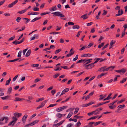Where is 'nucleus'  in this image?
Listing matches in <instances>:
<instances>
[{
    "label": "nucleus",
    "instance_id": "nucleus-1",
    "mask_svg": "<svg viewBox=\"0 0 127 127\" xmlns=\"http://www.w3.org/2000/svg\"><path fill=\"white\" fill-rule=\"evenodd\" d=\"M115 67V66H111L108 67V68H105L106 66H104L101 67L99 68L98 71L100 72H104L108 71L110 68H112L111 69H110V70H112Z\"/></svg>",
    "mask_w": 127,
    "mask_h": 127
},
{
    "label": "nucleus",
    "instance_id": "nucleus-2",
    "mask_svg": "<svg viewBox=\"0 0 127 127\" xmlns=\"http://www.w3.org/2000/svg\"><path fill=\"white\" fill-rule=\"evenodd\" d=\"M53 14L54 16H60L62 17H64L65 16L63 14H61V13L60 12H53L52 13Z\"/></svg>",
    "mask_w": 127,
    "mask_h": 127
},
{
    "label": "nucleus",
    "instance_id": "nucleus-3",
    "mask_svg": "<svg viewBox=\"0 0 127 127\" xmlns=\"http://www.w3.org/2000/svg\"><path fill=\"white\" fill-rule=\"evenodd\" d=\"M39 121L38 120H35L32 123H31L26 125L25 126V127H29L30 126H32L33 125L37 123H38Z\"/></svg>",
    "mask_w": 127,
    "mask_h": 127
},
{
    "label": "nucleus",
    "instance_id": "nucleus-4",
    "mask_svg": "<svg viewBox=\"0 0 127 127\" xmlns=\"http://www.w3.org/2000/svg\"><path fill=\"white\" fill-rule=\"evenodd\" d=\"M47 100H46L44 101L41 103V105H39L38 107H37L36 108V110L40 108L43 107L44 105L47 102Z\"/></svg>",
    "mask_w": 127,
    "mask_h": 127
},
{
    "label": "nucleus",
    "instance_id": "nucleus-5",
    "mask_svg": "<svg viewBox=\"0 0 127 127\" xmlns=\"http://www.w3.org/2000/svg\"><path fill=\"white\" fill-rule=\"evenodd\" d=\"M18 2V0H16L14 1V2H13L11 4H9L7 7L8 8H11L13 6L15 5L16 3Z\"/></svg>",
    "mask_w": 127,
    "mask_h": 127
},
{
    "label": "nucleus",
    "instance_id": "nucleus-6",
    "mask_svg": "<svg viewBox=\"0 0 127 127\" xmlns=\"http://www.w3.org/2000/svg\"><path fill=\"white\" fill-rule=\"evenodd\" d=\"M65 120H64L60 122L59 123L57 124L53 125V127H58L59 126L61 125L65 121Z\"/></svg>",
    "mask_w": 127,
    "mask_h": 127
},
{
    "label": "nucleus",
    "instance_id": "nucleus-7",
    "mask_svg": "<svg viewBox=\"0 0 127 127\" xmlns=\"http://www.w3.org/2000/svg\"><path fill=\"white\" fill-rule=\"evenodd\" d=\"M4 120H5V122L4 123H7V121L9 120V119L7 117H3L1 118L0 119V121L2 122Z\"/></svg>",
    "mask_w": 127,
    "mask_h": 127
},
{
    "label": "nucleus",
    "instance_id": "nucleus-8",
    "mask_svg": "<svg viewBox=\"0 0 127 127\" xmlns=\"http://www.w3.org/2000/svg\"><path fill=\"white\" fill-rule=\"evenodd\" d=\"M69 90V89L68 88H66L64 89L62 91L61 95H60V96H61L62 95L65 94L66 92L68 91Z\"/></svg>",
    "mask_w": 127,
    "mask_h": 127
},
{
    "label": "nucleus",
    "instance_id": "nucleus-9",
    "mask_svg": "<svg viewBox=\"0 0 127 127\" xmlns=\"http://www.w3.org/2000/svg\"><path fill=\"white\" fill-rule=\"evenodd\" d=\"M22 115V114L21 113H15L14 114V115L15 117L19 118Z\"/></svg>",
    "mask_w": 127,
    "mask_h": 127
},
{
    "label": "nucleus",
    "instance_id": "nucleus-10",
    "mask_svg": "<svg viewBox=\"0 0 127 127\" xmlns=\"http://www.w3.org/2000/svg\"><path fill=\"white\" fill-rule=\"evenodd\" d=\"M92 55V54H83V55H82L81 57H91Z\"/></svg>",
    "mask_w": 127,
    "mask_h": 127
},
{
    "label": "nucleus",
    "instance_id": "nucleus-11",
    "mask_svg": "<svg viewBox=\"0 0 127 127\" xmlns=\"http://www.w3.org/2000/svg\"><path fill=\"white\" fill-rule=\"evenodd\" d=\"M107 74V73H102L100 74L99 75H98V76L96 78L98 79H99V78H101L103 76H104L105 75H106V74Z\"/></svg>",
    "mask_w": 127,
    "mask_h": 127
},
{
    "label": "nucleus",
    "instance_id": "nucleus-12",
    "mask_svg": "<svg viewBox=\"0 0 127 127\" xmlns=\"http://www.w3.org/2000/svg\"><path fill=\"white\" fill-rule=\"evenodd\" d=\"M1 98L3 100L10 99V96L8 95L4 97H1Z\"/></svg>",
    "mask_w": 127,
    "mask_h": 127
},
{
    "label": "nucleus",
    "instance_id": "nucleus-13",
    "mask_svg": "<svg viewBox=\"0 0 127 127\" xmlns=\"http://www.w3.org/2000/svg\"><path fill=\"white\" fill-rule=\"evenodd\" d=\"M95 123L94 122H89L88 124L86 126L87 127H93L92 125L93 124Z\"/></svg>",
    "mask_w": 127,
    "mask_h": 127
},
{
    "label": "nucleus",
    "instance_id": "nucleus-14",
    "mask_svg": "<svg viewBox=\"0 0 127 127\" xmlns=\"http://www.w3.org/2000/svg\"><path fill=\"white\" fill-rule=\"evenodd\" d=\"M25 100V99L24 98H19L18 97H16L15 98V100H14V101H18L20 100Z\"/></svg>",
    "mask_w": 127,
    "mask_h": 127
},
{
    "label": "nucleus",
    "instance_id": "nucleus-15",
    "mask_svg": "<svg viewBox=\"0 0 127 127\" xmlns=\"http://www.w3.org/2000/svg\"><path fill=\"white\" fill-rule=\"evenodd\" d=\"M28 116L27 115H25L22 119V121L23 122H24V121H25L26 120V119L27 118Z\"/></svg>",
    "mask_w": 127,
    "mask_h": 127
},
{
    "label": "nucleus",
    "instance_id": "nucleus-16",
    "mask_svg": "<svg viewBox=\"0 0 127 127\" xmlns=\"http://www.w3.org/2000/svg\"><path fill=\"white\" fill-rule=\"evenodd\" d=\"M31 50H28L26 53L25 56L26 57H28L30 55L31 53Z\"/></svg>",
    "mask_w": 127,
    "mask_h": 127
},
{
    "label": "nucleus",
    "instance_id": "nucleus-17",
    "mask_svg": "<svg viewBox=\"0 0 127 127\" xmlns=\"http://www.w3.org/2000/svg\"><path fill=\"white\" fill-rule=\"evenodd\" d=\"M27 10V9H25L24 10L19 11L17 13H19L20 14H22L25 13Z\"/></svg>",
    "mask_w": 127,
    "mask_h": 127
},
{
    "label": "nucleus",
    "instance_id": "nucleus-18",
    "mask_svg": "<svg viewBox=\"0 0 127 127\" xmlns=\"http://www.w3.org/2000/svg\"><path fill=\"white\" fill-rule=\"evenodd\" d=\"M57 7L56 6H55L52 7L51 8L49 9V10L51 11H53L57 10Z\"/></svg>",
    "mask_w": 127,
    "mask_h": 127
},
{
    "label": "nucleus",
    "instance_id": "nucleus-19",
    "mask_svg": "<svg viewBox=\"0 0 127 127\" xmlns=\"http://www.w3.org/2000/svg\"><path fill=\"white\" fill-rule=\"evenodd\" d=\"M12 119L13 120L12 121L15 124L16 122V121L18 120V119L17 118L13 116V117Z\"/></svg>",
    "mask_w": 127,
    "mask_h": 127
},
{
    "label": "nucleus",
    "instance_id": "nucleus-20",
    "mask_svg": "<svg viewBox=\"0 0 127 127\" xmlns=\"http://www.w3.org/2000/svg\"><path fill=\"white\" fill-rule=\"evenodd\" d=\"M98 110H95L91 112L90 113H88V115L89 116L95 113V112H96Z\"/></svg>",
    "mask_w": 127,
    "mask_h": 127
},
{
    "label": "nucleus",
    "instance_id": "nucleus-21",
    "mask_svg": "<svg viewBox=\"0 0 127 127\" xmlns=\"http://www.w3.org/2000/svg\"><path fill=\"white\" fill-rule=\"evenodd\" d=\"M95 65L91 63L89 64V67L88 69H91L92 67H94Z\"/></svg>",
    "mask_w": 127,
    "mask_h": 127
},
{
    "label": "nucleus",
    "instance_id": "nucleus-22",
    "mask_svg": "<svg viewBox=\"0 0 127 127\" xmlns=\"http://www.w3.org/2000/svg\"><path fill=\"white\" fill-rule=\"evenodd\" d=\"M87 15V14H85L82 15L81 17V18H83V19L84 20H85L87 19V18H88V17L86 16Z\"/></svg>",
    "mask_w": 127,
    "mask_h": 127
},
{
    "label": "nucleus",
    "instance_id": "nucleus-23",
    "mask_svg": "<svg viewBox=\"0 0 127 127\" xmlns=\"http://www.w3.org/2000/svg\"><path fill=\"white\" fill-rule=\"evenodd\" d=\"M12 89V88L11 87H10L8 89L7 91V93L8 94H10L11 93Z\"/></svg>",
    "mask_w": 127,
    "mask_h": 127
},
{
    "label": "nucleus",
    "instance_id": "nucleus-24",
    "mask_svg": "<svg viewBox=\"0 0 127 127\" xmlns=\"http://www.w3.org/2000/svg\"><path fill=\"white\" fill-rule=\"evenodd\" d=\"M41 18V17H36L33 19L32 20L31 22H34V21H36L38 20H39Z\"/></svg>",
    "mask_w": 127,
    "mask_h": 127
},
{
    "label": "nucleus",
    "instance_id": "nucleus-25",
    "mask_svg": "<svg viewBox=\"0 0 127 127\" xmlns=\"http://www.w3.org/2000/svg\"><path fill=\"white\" fill-rule=\"evenodd\" d=\"M72 28L73 29H78L80 28V26L78 25H74L73 26Z\"/></svg>",
    "mask_w": 127,
    "mask_h": 127
},
{
    "label": "nucleus",
    "instance_id": "nucleus-26",
    "mask_svg": "<svg viewBox=\"0 0 127 127\" xmlns=\"http://www.w3.org/2000/svg\"><path fill=\"white\" fill-rule=\"evenodd\" d=\"M127 79V78H123L122 80H121L120 81V83L121 84L124 83L126 82Z\"/></svg>",
    "mask_w": 127,
    "mask_h": 127
},
{
    "label": "nucleus",
    "instance_id": "nucleus-27",
    "mask_svg": "<svg viewBox=\"0 0 127 127\" xmlns=\"http://www.w3.org/2000/svg\"><path fill=\"white\" fill-rule=\"evenodd\" d=\"M78 114H77L74 116V117L76 119H79L83 117V116H78Z\"/></svg>",
    "mask_w": 127,
    "mask_h": 127
},
{
    "label": "nucleus",
    "instance_id": "nucleus-28",
    "mask_svg": "<svg viewBox=\"0 0 127 127\" xmlns=\"http://www.w3.org/2000/svg\"><path fill=\"white\" fill-rule=\"evenodd\" d=\"M72 114L73 112H70L67 116L66 117L67 118H69L72 115Z\"/></svg>",
    "mask_w": 127,
    "mask_h": 127
},
{
    "label": "nucleus",
    "instance_id": "nucleus-29",
    "mask_svg": "<svg viewBox=\"0 0 127 127\" xmlns=\"http://www.w3.org/2000/svg\"><path fill=\"white\" fill-rule=\"evenodd\" d=\"M74 53V52L73 51L72 52H71V53H70L68 54H67L66 55V57H69L72 55Z\"/></svg>",
    "mask_w": 127,
    "mask_h": 127
},
{
    "label": "nucleus",
    "instance_id": "nucleus-30",
    "mask_svg": "<svg viewBox=\"0 0 127 127\" xmlns=\"http://www.w3.org/2000/svg\"><path fill=\"white\" fill-rule=\"evenodd\" d=\"M97 117H98L97 116H96L94 117H91L89 118V119H88L87 120L89 121V120H90L91 119H95L97 118Z\"/></svg>",
    "mask_w": 127,
    "mask_h": 127
},
{
    "label": "nucleus",
    "instance_id": "nucleus-31",
    "mask_svg": "<svg viewBox=\"0 0 127 127\" xmlns=\"http://www.w3.org/2000/svg\"><path fill=\"white\" fill-rule=\"evenodd\" d=\"M23 19L26 20V21L24 22V23L25 24L27 23L30 21V20L27 18H24Z\"/></svg>",
    "mask_w": 127,
    "mask_h": 127
},
{
    "label": "nucleus",
    "instance_id": "nucleus-32",
    "mask_svg": "<svg viewBox=\"0 0 127 127\" xmlns=\"http://www.w3.org/2000/svg\"><path fill=\"white\" fill-rule=\"evenodd\" d=\"M116 42V41H114V40H112L111 42H110V46H112Z\"/></svg>",
    "mask_w": 127,
    "mask_h": 127
},
{
    "label": "nucleus",
    "instance_id": "nucleus-33",
    "mask_svg": "<svg viewBox=\"0 0 127 127\" xmlns=\"http://www.w3.org/2000/svg\"><path fill=\"white\" fill-rule=\"evenodd\" d=\"M81 125V123L80 121H79L76 124L75 126L79 127Z\"/></svg>",
    "mask_w": 127,
    "mask_h": 127
},
{
    "label": "nucleus",
    "instance_id": "nucleus-34",
    "mask_svg": "<svg viewBox=\"0 0 127 127\" xmlns=\"http://www.w3.org/2000/svg\"><path fill=\"white\" fill-rule=\"evenodd\" d=\"M79 110V109L78 108H76L75 109V110L74 112V114H76L78 112Z\"/></svg>",
    "mask_w": 127,
    "mask_h": 127
},
{
    "label": "nucleus",
    "instance_id": "nucleus-35",
    "mask_svg": "<svg viewBox=\"0 0 127 127\" xmlns=\"http://www.w3.org/2000/svg\"><path fill=\"white\" fill-rule=\"evenodd\" d=\"M12 43L13 44H15V45L19 44V41H17V40H15V41L13 42H12Z\"/></svg>",
    "mask_w": 127,
    "mask_h": 127
},
{
    "label": "nucleus",
    "instance_id": "nucleus-36",
    "mask_svg": "<svg viewBox=\"0 0 127 127\" xmlns=\"http://www.w3.org/2000/svg\"><path fill=\"white\" fill-rule=\"evenodd\" d=\"M15 38V36L14 35L12 37H11L8 40V41L12 40H13Z\"/></svg>",
    "mask_w": 127,
    "mask_h": 127
},
{
    "label": "nucleus",
    "instance_id": "nucleus-37",
    "mask_svg": "<svg viewBox=\"0 0 127 127\" xmlns=\"http://www.w3.org/2000/svg\"><path fill=\"white\" fill-rule=\"evenodd\" d=\"M56 116L59 118H61L62 116V114L58 113L56 114Z\"/></svg>",
    "mask_w": 127,
    "mask_h": 127
},
{
    "label": "nucleus",
    "instance_id": "nucleus-38",
    "mask_svg": "<svg viewBox=\"0 0 127 127\" xmlns=\"http://www.w3.org/2000/svg\"><path fill=\"white\" fill-rule=\"evenodd\" d=\"M125 101V99H122L120 101H118L117 102V104H118L121 103H122V102H123L124 101Z\"/></svg>",
    "mask_w": 127,
    "mask_h": 127
},
{
    "label": "nucleus",
    "instance_id": "nucleus-39",
    "mask_svg": "<svg viewBox=\"0 0 127 127\" xmlns=\"http://www.w3.org/2000/svg\"><path fill=\"white\" fill-rule=\"evenodd\" d=\"M102 122L101 121H98V122H96L95 123H94V125L95 126H96L97 125L99 124L100 123H102Z\"/></svg>",
    "mask_w": 127,
    "mask_h": 127
},
{
    "label": "nucleus",
    "instance_id": "nucleus-40",
    "mask_svg": "<svg viewBox=\"0 0 127 127\" xmlns=\"http://www.w3.org/2000/svg\"><path fill=\"white\" fill-rule=\"evenodd\" d=\"M104 43L102 42L100 44H99L98 45V48H100L101 47L103 46L104 45Z\"/></svg>",
    "mask_w": 127,
    "mask_h": 127
},
{
    "label": "nucleus",
    "instance_id": "nucleus-41",
    "mask_svg": "<svg viewBox=\"0 0 127 127\" xmlns=\"http://www.w3.org/2000/svg\"><path fill=\"white\" fill-rule=\"evenodd\" d=\"M44 98H39L38 100H36V102H38L39 101H40L42 100H44Z\"/></svg>",
    "mask_w": 127,
    "mask_h": 127
},
{
    "label": "nucleus",
    "instance_id": "nucleus-42",
    "mask_svg": "<svg viewBox=\"0 0 127 127\" xmlns=\"http://www.w3.org/2000/svg\"><path fill=\"white\" fill-rule=\"evenodd\" d=\"M85 61L84 60H83V59H81L80 60L78 61L76 63V64H78V63H80L81 62H84Z\"/></svg>",
    "mask_w": 127,
    "mask_h": 127
},
{
    "label": "nucleus",
    "instance_id": "nucleus-43",
    "mask_svg": "<svg viewBox=\"0 0 127 127\" xmlns=\"http://www.w3.org/2000/svg\"><path fill=\"white\" fill-rule=\"evenodd\" d=\"M33 10L35 11H39V8H38L34 7L33 8Z\"/></svg>",
    "mask_w": 127,
    "mask_h": 127
},
{
    "label": "nucleus",
    "instance_id": "nucleus-44",
    "mask_svg": "<svg viewBox=\"0 0 127 127\" xmlns=\"http://www.w3.org/2000/svg\"><path fill=\"white\" fill-rule=\"evenodd\" d=\"M57 103L54 104H50L48 107H47V108L50 107H52L55 106L56 105H57Z\"/></svg>",
    "mask_w": 127,
    "mask_h": 127
},
{
    "label": "nucleus",
    "instance_id": "nucleus-45",
    "mask_svg": "<svg viewBox=\"0 0 127 127\" xmlns=\"http://www.w3.org/2000/svg\"><path fill=\"white\" fill-rule=\"evenodd\" d=\"M56 111L58 112H59L62 111L61 108L60 107L58 108H57L56 109Z\"/></svg>",
    "mask_w": 127,
    "mask_h": 127
},
{
    "label": "nucleus",
    "instance_id": "nucleus-46",
    "mask_svg": "<svg viewBox=\"0 0 127 127\" xmlns=\"http://www.w3.org/2000/svg\"><path fill=\"white\" fill-rule=\"evenodd\" d=\"M99 60L100 61H99V62H101L103 61H106L107 60V59L106 58H104V59H103L102 58H99Z\"/></svg>",
    "mask_w": 127,
    "mask_h": 127
},
{
    "label": "nucleus",
    "instance_id": "nucleus-47",
    "mask_svg": "<svg viewBox=\"0 0 127 127\" xmlns=\"http://www.w3.org/2000/svg\"><path fill=\"white\" fill-rule=\"evenodd\" d=\"M60 75V74L59 73H57L54 75V77H53V78H56L57 77H58Z\"/></svg>",
    "mask_w": 127,
    "mask_h": 127
},
{
    "label": "nucleus",
    "instance_id": "nucleus-48",
    "mask_svg": "<svg viewBox=\"0 0 127 127\" xmlns=\"http://www.w3.org/2000/svg\"><path fill=\"white\" fill-rule=\"evenodd\" d=\"M14 124H15L12 121L9 123V124H8V126H10L11 125H12V126H13L14 125Z\"/></svg>",
    "mask_w": 127,
    "mask_h": 127
},
{
    "label": "nucleus",
    "instance_id": "nucleus-49",
    "mask_svg": "<svg viewBox=\"0 0 127 127\" xmlns=\"http://www.w3.org/2000/svg\"><path fill=\"white\" fill-rule=\"evenodd\" d=\"M53 88V86H51L49 88H48L47 89V91H49L52 90Z\"/></svg>",
    "mask_w": 127,
    "mask_h": 127
},
{
    "label": "nucleus",
    "instance_id": "nucleus-50",
    "mask_svg": "<svg viewBox=\"0 0 127 127\" xmlns=\"http://www.w3.org/2000/svg\"><path fill=\"white\" fill-rule=\"evenodd\" d=\"M78 55H76L75 56V57L73 59V61H75L78 58Z\"/></svg>",
    "mask_w": 127,
    "mask_h": 127
},
{
    "label": "nucleus",
    "instance_id": "nucleus-51",
    "mask_svg": "<svg viewBox=\"0 0 127 127\" xmlns=\"http://www.w3.org/2000/svg\"><path fill=\"white\" fill-rule=\"evenodd\" d=\"M18 75H17L16 76H15L13 79L12 81H13L14 82L15 81L17 78L18 77Z\"/></svg>",
    "mask_w": 127,
    "mask_h": 127
},
{
    "label": "nucleus",
    "instance_id": "nucleus-52",
    "mask_svg": "<svg viewBox=\"0 0 127 127\" xmlns=\"http://www.w3.org/2000/svg\"><path fill=\"white\" fill-rule=\"evenodd\" d=\"M56 92V90H53L51 91V93L53 95H54Z\"/></svg>",
    "mask_w": 127,
    "mask_h": 127
},
{
    "label": "nucleus",
    "instance_id": "nucleus-53",
    "mask_svg": "<svg viewBox=\"0 0 127 127\" xmlns=\"http://www.w3.org/2000/svg\"><path fill=\"white\" fill-rule=\"evenodd\" d=\"M61 51V50L60 49H59L57 50L55 52V53L57 54L59 53Z\"/></svg>",
    "mask_w": 127,
    "mask_h": 127
},
{
    "label": "nucleus",
    "instance_id": "nucleus-54",
    "mask_svg": "<svg viewBox=\"0 0 127 127\" xmlns=\"http://www.w3.org/2000/svg\"><path fill=\"white\" fill-rule=\"evenodd\" d=\"M104 12L102 14V15L103 16L105 15L107 13V11H105V10H103Z\"/></svg>",
    "mask_w": 127,
    "mask_h": 127
},
{
    "label": "nucleus",
    "instance_id": "nucleus-55",
    "mask_svg": "<svg viewBox=\"0 0 127 127\" xmlns=\"http://www.w3.org/2000/svg\"><path fill=\"white\" fill-rule=\"evenodd\" d=\"M67 107L68 106H63L61 107L62 108V111L64 110V109H65L66 108H67Z\"/></svg>",
    "mask_w": 127,
    "mask_h": 127
},
{
    "label": "nucleus",
    "instance_id": "nucleus-56",
    "mask_svg": "<svg viewBox=\"0 0 127 127\" xmlns=\"http://www.w3.org/2000/svg\"><path fill=\"white\" fill-rule=\"evenodd\" d=\"M121 20H117V21L118 22L122 21L125 20V18L124 17L122 18Z\"/></svg>",
    "mask_w": 127,
    "mask_h": 127
},
{
    "label": "nucleus",
    "instance_id": "nucleus-57",
    "mask_svg": "<svg viewBox=\"0 0 127 127\" xmlns=\"http://www.w3.org/2000/svg\"><path fill=\"white\" fill-rule=\"evenodd\" d=\"M22 52L21 51H19L18 54L17 56L18 57H20L21 56Z\"/></svg>",
    "mask_w": 127,
    "mask_h": 127
},
{
    "label": "nucleus",
    "instance_id": "nucleus-58",
    "mask_svg": "<svg viewBox=\"0 0 127 127\" xmlns=\"http://www.w3.org/2000/svg\"><path fill=\"white\" fill-rule=\"evenodd\" d=\"M21 18L20 17H17V18L16 19V21L18 22L19 23L20 22V20H21Z\"/></svg>",
    "mask_w": 127,
    "mask_h": 127
},
{
    "label": "nucleus",
    "instance_id": "nucleus-59",
    "mask_svg": "<svg viewBox=\"0 0 127 127\" xmlns=\"http://www.w3.org/2000/svg\"><path fill=\"white\" fill-rule=\"evenodd\" d=\"M74 23L71 22H69L68 23V24L69 25H74Z\"/></svg>",
    "mask_w": 127,
    "mask_h": 127
},
{
    "label": "nucleus",
    "instance_id": "nucleus-60",
    "mask_svg": "<svg viewBox=\"0 0 127 127\" xmlns=\"http://www.w3.org/2000/svg\"><path fill=\"white\" fill-rule=\"evenodd\" d=\"M82 32L81 31H80L78 32L77 34L76 35V36L77 37H78L80 35V33H81Z\"/></svg>",
    "mask_w": 127,
    "mask_h": 127
},
{
    "label": "nucleus",
    "instance_id": "nucleus-61",
    "mask_svg": "<svg viewBox=\"0 0 127 127\" xmlns=\"http://www.w3.org/2000/svg\"><path fill=\"white\" fill-rule=\"evenodd\" d=\"M112 94V93H111L108 95V96L107 98L108 99V100H109L111 98V97L110 96H111V95Z\"/></svg>",
    "mask_w": 127,
    "mask_h": 127
},
{
    "label": "nucleus",
    "instance_id": "nucleus-62",
    "mask_svg": "<svg viewBox=\"0 0 127 127\" xmlns=\"http://www.w3.org/2000/svg\"><path fill=\"white\" fill-rule=\"evenodd\" d=\"M121 72H123V74L126 71V70L124 68H123L121 69Z\"/></svg>",
    "mask_w": 127,
    "mask_h": 127
},
{
    "label": "nucleus",
    "instance_id": "nucleus-63",
    "mask_svg": "<svg viewBox=\"0 0 127 127\" xmlns=\"http://www.w3.org/2000/svg\"><path fill=\"white\" fill-rule=\"evenodd\" d=\"M109 44L108 43L106 45H105L102 48V50H103L105 48H107Z\"/></svg>",
    "mask_w": 127,
    "mask_h": 127
},
{
    "label": "nucleus",
    "instance_id": "nucleus-64",
    "mask_svg": "<svg viewBox=\"0 0 127 127\" xmlns=\"http://www.w3.org/2000/svg\"><path fill=\"white\" fill-rule=\"evenodd\" d=\"M93 45V44L92 43H90L89 45L87 46V48H88L92 46Z\"/></svg>",
    "mask_w": 127,
    "mask_h": 127
}]
</instances>
